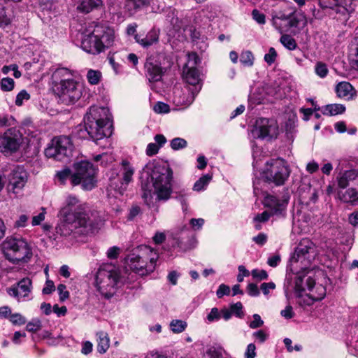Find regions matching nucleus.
<instances>
[{"mask_svg": "<svg viewBox=\"0 0 358 358\" xmlns=\"http://www.w3.org/2000/svg\"><path fill=\"white\" fill-rule=\"evenodd\" d=\"M142 197L145 203L152 204L153 194L157 199L166 201L172 193L173 171L166 164L150 161L143 167L141 176Z\"/></svg>", "mask_w": 358, "mask_h": 358, "instance_id": "obj_1", "label": "nucleus"}, {"mask_svg": "<svg viewBox=\"0 0 358 358\" xmlns=\"http://www.w3.org/2000/svg\"><path fill=\"white\" fill-rule=\"evenodd\" d=\"M52 82L54 92L64 104H73L83 95V85L72 78L71 71L66 68L56 69L52 75Z\"/></svg>", "mask_w": 358, "mask_h": 358, "instance_id": "obj_2", "label": "nucleus"}, {"mask_svg": "<svg viewBox=\"0 0 358 358\" xmlns=\"http://www.w3.org/2000/svg\"><path fill=\"white\" fill-rule=\"evenodd\" d=\"M114 29L103 24H95L86 31L81 41V48L87 53L99 55L110 48L115 42Z\"/></svg>", "mask_w": 358, "mask_h": 358, "instance_id": "obj_3", "label": "nucleus"}, {"mask_svg": "<svg viewBox=\"0 0 358 358\" xmlns=\"http://www.w3.org/2000/svg\"><path fill=\"white\" fill-rule=\"evenodd\" d=\"M84 122L86 131L94 141L101 140L112 134L111 117L108 108L90 107Z\"/></svg>", "mask_w": 358, "mask_h": 358, "instance_id": "obj_4", "label": "nucleus"}, {"mask_svg": "<svg viewBox=\"0 0 358 358\" xmlns=\"http://www.w3.org/2000/svg\"><path fill=\"white\" fill-rule=\"evenodd\" d=\"M1 246L6 259L13 264L27 263L33 255L31 246L22 238L7 237Z\"/></svg>", "mask_w": 358, "mask_h": 358, "instance_id": "obj_5", "label": "nucleus"}, {"mask_svg": "<svg viewBox=\"0 0 358 358\" xmlns=\"http://www.w3.org/2000/svg\"><path fill=\"white\" fill-rule=\"evenodd\" d=\"M316 251L314 243L308 238L302 239L290 258L288 269L293 273L305 275L303 272L315 259Z\"/></svg>", "mask_w": 358, "mask_h": 358, "instance_id": "obj_6", "label": "nucleus"}, {"mask_svg": "<svg viewBox=\"0 0 358 358\" xmlns=\"http://www.w3.org/2000/svg\"><path fill=\"white\" fill-rule=\"evenodd\" d=\"M61 216L67 217L68 220H73L74 217L93 221L96 217L101 218L96 211L87 212V206L81 203L78 198L72 194L66 196L63 207L60 210Z\"/></svg>", "mask_w": 358, "mask_h": 358, "instance_id": "obj_7", "label": "nucleus"}, {"mask_svg": "<svg viewBox=\"0 0 358 358\" xmlns=\"http://www.w3.org/2000/svg\"><path fill=\"white\" fill-rule=\"evenodd\" d=\"M72 185H81L84 190H91L96 185L97 169L88 161H81L73 164Z\"/></svg>", "mask_w": 358, "mask_h": 358, "instance_id": "obj_8", "label": "nucleus"}, {"mask_svg": "<svg viewBox=\"0 0 358 358\" xmlns=\"http://www.w3.org/2000/svg\"><path fill=\"white\" fill-rule=\"evenodd\" d=\"M96 287L106 298L113 296L117 287L122 283L119 273L115 269H99L96 277Z\"/></svg>", "mask_w": 358, "mask_h": 358, "instance_id": "obj_9", "label": "nucleus"}, {"mask_svg": "<svg viewBox=\"0 0 358 358\" xmlns=\"http://www.w3.org/2000/svg\"><path fill=\"white\" fill-rule=\"evenodd\" d=\"M63 220L56 227L57 234L68 236L71 235L73 231L78 228H84L86 232L94 233L97 230L103 223L102 218L96 217L93 221L87 222L85 220H82L74 217L73 220H68L67 217L62 216Z\"/></svg>", "mask_w": 358, "mask_h": 358, "instance_id": "obj_10", "label": "nucleus"}, {"mask_svg": "<svg viewBox=\"0 0 358 358\" xmlns=\"http://www.w3.org/2000/svg\"><path fill=\"white\" fill-rule=\"evenodd\" d=\"M289 170L285 160L280 158L266 162L263 177L266 181L282 185L289 176Z\"/></svg>", "mask_w": 358, "mask_h": 358, "instance_id": "obj_11", "label": "nucleus"}, {"mask_svg": "<svg viewBox=\"0 0 358 358\" xmlns=\"http://www.w3.org/2000/svg\"><path fill=\"white\" fill-rule=\"evenodd\" d=\"M271 16L273 25L281 33L288 31L292 27H298L303 17L297 15L293 8H288V10L285 8L273 10Z\"/></svg>", "mask_w": 358, "mask_h": 358, "instance_id": "obj_12", "label": "nucleus"}, {"mask_svg": "<svg viewBox=\"0 0 358 358\" xmlns=\"http://www.w3.org/2000/svg\"><path fill=\"white\" fill-rule=\"evenodd\" d=\"M72 150V143L70 138L66 136H59L52 138L45 150V155L48 158L62 161L69 156Z\"/></svg>", "mask_w": 358, "mask_h": 358, "instance_id": "obj_13", "label": "nucleus"}, {"mask_svg": "<svg viewBox=\"0 0 358 358\" xmlns=\"http://www.w3.org/2000/svg\"><path fill=\"white\" fill-rule=\"evenodd\" d=\"M23 136L19 130L10 128L0 134V152L3 154L16 152L23 143Z\"/></svg>", "mask_w": 358, "mask_h": 358, "instance_id": "obj_14", "label": "nucleus"}, {"mask_svg": "<svg viewBox=\"0 0 358 358\" xmlns=\"http://www.w3.org/2000/svg\"><path fill=\"white\" fill-rule=\"evenodd\" d=\"M252 132L255 138L268 140L275 138L278 134V125L273 119L261 117L256 120Z\"/></svg>", "mask_w": 358, "mask_h": 358, "instance_id": "obj_15", "label": "nucleus"}, {"mask_svg": "<svg viewBox=\"0 0 358 358\" xmlns=\"http://www.w3.org/2000/svg\"><path fill=\"white\" fill-rule=\"evenodd\" d=\"M289 200V195L287 192L281 196L267 194L263 201L265 207L269 209L272 215H284Z\"/></svg>", "mask_w": 358, "mask_h": 358, "instance_id": "obj_16", "label": "nucleus"}, {"mask_svg": "<svg viewBox=\"0 0 358 358\" xmlns=\"http://www.w3.org/2000/svg\"><path fill=\"white\" fill-rule=\"evenodd\" d=\"M200 90L201 87L199 86L194 88H191V87L185 88L176 87L173 92V102L177 106H189L193 103Z\"/></svg>", "mask_w": 358, "mask_h": 358, "instance_id": "obj_17", "label": "nucleus"}, {"mask_svg": "<svg viewBox=\"0 0 358 358\" xmlns=\"http://www.w3.org/2000/svg\"><path fill=\"white\" fill-rule=\"evenodd\" d=\"M134 258L141 259L145 264H148L147 266L148 271H154L159 255L157 251L151 247L141 245L132 250L131 260L135 259Z\"/></svg>", "mask_w": 358, "mask_h": 358, "instance_id": "obj_18", "label": "nucleus"}, {"mask_svg": "<svg viewBox=\"0 0 358 358\" xmlns=\"http://www.w3.org/2000/svg\"><path fill=\"white\" fill-rule=\"evenodd\" d=\"M121 165L120 177L119 178L120 185L117 184L115 179H111L110 186L122 194L128 185L132 181L135 170L131 164L126 160L122 161Z\"/></svg>", "mask_w": 358, "mask_h": 358, "instance_id": "obj_19", "label": "nucleus"}, {"mask_svg": "<svg viewBox=\"0 0 358 358\" xmlns=\"http://www.w3.org/2000/svg\"><path fill=\"white\" fill-rule=\"evenodd\" d=\"M28 174L23 167H15L8 176V188L13 193H17L25 185Z\"/></svg>", "mask_w": 358, "mask_h": 358, "instance_id": "obj_20", "label": "nucleus"}, {"mask_svg": "<svg viewBox=\"0 0 358 358\" xmlns=\"http://www.w3.org/2000/svg\"><path fill=\"white\" fill-rule=\"evenodd\" d=\"M146 76L150 83L161 80L164 74L161 64L154 57H150L145 63Z\"/></svg>", "mask_w": 358, "mask_h": 358, "instance_id": "obj_21", "label": "nucleus"}, {"mask_svg": "<svg viewBox=\"0 0 358 358\" xmlns=\"http://www.w3.org/2000/svg\"><path fill=\"white\" fill-rule=\"evenodd\" d=\"M305 277L306 275H299L296 276L294 289L296 296L300 299L299 301L300 305L311 306L315 301H317V300L313 299L310 293L306 295L302 294L303 292L306 290L304 285Z\"/></svg>", "mask_w": 358, "mask_h": 358, "instance_id": "obj_22", "label": "nucleus"}, {"mask_svg": "<svg viewBox=\"0 0 358 358\" xmlns=\"http://www.w3.org/2000/svg\"><path fill=\"white\" fill-rule=\"evenodd\" d=\"M304 285L307 287L309 293L311 294V297L317 301L323 299L326 295L327 289L323 283L315 282V280L312 278L310 276L305 277Z\"/></svg>", "mask_w": 358, "mask_h": 358, "instance_id": "obj_23", "label": "nucleus"}, {"mask_svg": "<svg viewBox=\"0 0 358 358\" xmlns=\"http://www.w3.org/2000/svg\"><path fill=\"white\" fill-rule=\"evenodd\" d=\"M31 280L28 278L22 279L15 287L8 289V293L10 296H14L20 300L29 295L31 292Z\"/></svg>", "mask_w": 358, "mask_h": 358, "instance_id": "obj_24", "label": "nucleus"}, {"mask_svg": "<svg viewBox=\"0 0 358 358\" xmlns=\"http://www.w3.org/2000/svg\"><path fill=\"white\" fill-rule=\"evenodd\" d=\"M338 187L345 189L349 185H358V173L355 170H348L340 173L336 178Z\"/></svg>", "mask_w": 358, "mask_h": 358, "instance_id": "obj_25", "label": "nucleus"}, {"mask_svg": "<svg viewBox=\"0 0 358 358\" xmlns=\"http://www.w3.org/2000/svg\"><path fill=\"white\" fill-rule=\"evenodd\" d=\"M159 30L156 29L150 30L144 37L138 34H136L134 36L136 41L144 48H148L157 44L159 41Z\"/></svg>", "mask_w": 358, "mask_h": 358, "instance_id": "obj_26", "label": "nucleus"}, {"mask_svg": "<svg viewBox=\"0 0 358 358\" xmlns=\"http://www.w3.org/2000/svg\"><path fill=\"white\" fill-rule=\"evenodd\" d=\"M201 75L199 71L195 66L184 68L183 78L186 83L191 85V88L199 86L202 87Z\"/></svg>", "mask_w": 358, "mask_h": 358, "instance_id": "obj_27", "label": "nucleus"}, {"mask_svg": "<svg viewBox=\"0 0 358 358\" xmlns=\"http://www.w3.org/2000/svg\"><path fill=\"white\" fill-rule=\"evenodd\" d=\"M336 93L339 98L352 100L356 96V91L352 85L345 81L338 83L336 86Z\"/></svg>", "mask_w": 358, "mask_h": 358, "instance_id": "obj_28", "label": "nucleus"}, {"mask_svg": "<svg viewBox=\"0 0 358 358\" xmlns=\"http://www.w3.org/2000/svg\"><path fill=\"white\" fill-rule=\"evenodd\" d=\"M135 259L131 260V253L127 256L126 262L129 268L136 273L143 276L153 272V271H148L147 269V266H148V264H145L141 259Z\"/></svg>", "mask_w": 358, "mask_h": 358, "instance_id": "obj_29", "label": "nucleus"}, {"mask_svg": "<svg viewBox=\"0 0 358 358\" xmlns=\"http://www.w3.org/2000/svg\"><path fill=\"white\" fill-rule=\"evenodd\" d=\"M357 6V0H339L337 14L343 16V20H348L349 16L355 11Z\"/></svg>", "mask_w": 358, "mask_h": 358, "instance_id": "obj_30", "label": "nucleus"}, {"mask_svg": "<svg viewBox=\"0 0 358 358\" xmlns=\"http://www.w3.org/2000/svg\"><path fill=\"white\" fill-rule=\"evenodd\" d=\"M97 341V351L101 353H105L110 347V338L108 334L103 331H98L96 334Z\"/></svg>", "mask_w": 358, "mask_h": 358, "instance_id": "obj_31", "label": "nucleus"}, {"mask_svg": "<svg viewBox=\"0 0 358 358\" xmlns=\"http://www.w3.org/2000/svg\"><path fill=\"white\" fill-rule=\"evenodd\" d=\"M150 4V0H126L125 9L132 15L138 10Z\"/></svg>", "mask_w": 358, "mask_h": 358, "instance_id": "obj_32", "label": "nucleus"}, {"mask_svg": "<svg viewBox=\"0 0 358 358\" xmlns=\"http://www.w3.org/2000/svg\"><path fill=\"white\" fill-rule=\"evenodd\" d=\"M345 111V106L340 103L328 104L322 109V113L324 115L333 116L342 114Z\"/></svg>", "mask_w": 358, "mask_h": 358, "instance_id": "obj_33", "label": "nucleus"}, {"mask_svg": "<svg viewBox=\"0 0 358 358\" xmlns=\"http://www.w3.org/2000/svg\"><path fill=\"white\" fill-rule=\"evenodd\" d=\"M339 198L344 202L354 203L358 201V184L357 187H352L348 189L344 193H338Z\"/></svg>", "mask_w": 358, "mask_h": 358, "instance_id": "obj_34", "label": "nucleus"}, {"mask_svg": "<svg viewBox=\"0 0 358 358\" xmlns=\"http://www.w3.org/2000/svg\"><path fill=\"white\" fill-rule=\"evenodd\" d=\"M102 4V0H80L78 8L82 12L88 13L93 9L100 8Z\"/></svg>", "mask_w": 358, "mask_h": 358, "instance_id": "obj_35", "label": "nucleus"}, {"mask_svg": "<svg viewBox=\"0 0 358 358\" xmlns=\"http://www.w3.org/2000/svg\"><path fill=\"white\" fill-rule=\"evenodd\" d=\"M349 59L351 64L358 69V37L354 38L350 45Z\"/></svg>", "mask_w": 358, "mask_h": 358, "instance_id": "obj_36", "label": "nucleus"}, {"mask_svg": "<svg viewBox=\"0 0 358 358\" xmlns=\"http://www.w3.org/2000/svg\"><path fill=\"white\" fill-rule=\"evenodd\" d=\"M72 173L69 168H65L56 173L55 178L61 185H65L68 180H71L72 184Z\"/></svg>", "mask_w": 358, "mask_h": 358, "instance_id": "obj_37", "label": "nucleus"}, {"mask_svg": "<svg viewBox=\"0 0 358 358\" xmlns=\"http://www.w3.org/2000/svg\"><path fill=\"white\" fill-rule=\"evenodd\" d=\"M271 215H272L271 214V213L268 212V210H264L262 213L256 215L253 218L255 228L257 230H260L262 229L261 224L266 222Z\"/></svg>", "mask_w": 358, "mask_h": 358, "instance_id": "obj_38", "label": "nucleus"}, {"mask_svg": "<svg viewBox=\"0 0 358 358\" xmlns=\"http://www.w3.org/2000/svg\"><path fill=\"white\" fill-rule=\"evenodd\" d=\"M212 179V175L208 173L201 177L194 185L193 189L200 192L205 189Z\"/></svg>", "mask_w": 358, "mask_h": 358, "instance_id": "obj_39", "label": "nucleus"}, {"mask_svg": "<svg viewBox=\"0 0 358 358\" xmlns=\"http://www.w3.org/2000/svg\"><path fill=\"white\" fill-rule=\"evenodd\" d=\"M187 326V322L180 320H173L170 323V328L175 334L182 332L185 331Z\"/></svg>", "mask_w": 358, "mask_h": 358, "instance_id": "obj_40", "label": "nucleus"}, {"mask_svg": "<svg viewBox=\"0 0 358 358\" xmlns=\"http://www.w3.org/2000/svg\"><path fill=\"white\" fill-rule=\"evenodd\" d=\"M254 59L253 54L250 50L243 51L241 54L240 62L245 66H252Z\"/></svg>", "mask_w": 358, "mask_h": 358, "instance_id": "obj_41", "label": "nucleus"}, {"mask_svg": "<svg viewBox=\"0 0 358 358\" xmlns=\"http://www.w3.org/2000/svg\"><path fill=\"white\" fill-rule=\"evenodd\" d=\"M224 350L221 347L211 346L206 350V355L209 358H224L223 354Z\"/></svg>", "mask_w": 358, "mask_h": 358, "instance_id": "obj_42", "label": "nucleus"}, {"mask_svg": "<svg viewBox=\"0 0 358 358\" xmlns=\"http://www.w3.org/2000/svg\"><path fill=\"white\" fill-rule=\"evenodd\" d=\"M87 79L90 84L97 85L101 78V73L99 71L90 69L87 71Z\"/></svg>", "mask_w": 358, "mask_h": 358, "instance_id": "obj_43", "label": "nucleus"}, {"mask_svg": "<svg viewBox=\"0 0 358 358\" xmlns=\"http://www.w3.org/2000/svg\"><path fill=\"white\" fill-rule=\"evenodd\" d=\"M11 24V19L6 15V8L0 4V28H5Z\"/></svg>", "mask_w": 358, "mask_h": 358, "instance_id": "obj_44", "label": "nucleus"}, {"mask_svg": "<svg viewBox=\"0 0 358 358\" xmlns=\"http://www.w3.org/2000/svg\"><path fill=\"white\" fill-rule=\"evenodd\" d=\"M319 3L322 8H330L337 13L339 0H319Z\"/></svg>", "mask_w": 358, "mask_h": 358, "instance_id": "obj_45", "label": "nucleus"}, {"mask_svg": "<svg viewBox=\"0 0 358 358\" xmlns=\"http://www.w3.org/2000/svg\"><path fill=\"white\" fill-rule=\"evenodd\" d=\"M280 42L287 49L292 50L296 47L295 40L289 35H283L280 38Z\"/></svg>", "mask_w": 358, "mask_h": 358, "instance_id": "obj_46", "label": "nucleus"}, {"mask_svg": "<svg viewBox=\"0 0 358 358\" xmlns=\"http://www.w3.org/2000/svg\"><path fill=\"white\" fill-rule=\"evenodd\" d=\"M187 143L182 138H175L171 141L170 146L173 150H178L186 148Z\"/></svg>", "mask_w": 358, "mask_h": 358, "instance_id": "obj_47", "label": "nucleus"}, {"mask_svg": "<svg viewBox=\"0 0 358 358\" xmlns=\"http://www.w3.org/2000/svg\"><path fill=\"white\" fill-rule=\"evenodd\" d=\"M176 199L180 201L184 211L187 210V197L189 193L185 189H182L176 193Z\"/></svg>", "mask_w": 358, "mask_h": 358, "instance_id": "obj_48", "label": "nucleus"}, {"mask_svg": "<svg viewBox=\"0 0 358 358\" xmlns=\"http://www.w3.org/2000/svg\"><path fill=\"white\" fill-rule=\"evenodd\" d=\"M14 84L13 78H3L0 82L1 89L4 92L11 91L14 88Z\"/></svg>", "mask_w": 358, "mask_h": 358, "instance_id": "obj_49", "label": "nucleus"}, {"mask_svg": "<svg viewBox=\"0 0 358 358\" xmlns=\"http://www.w3.org/2000/svg\"><path fill=\"white\" fill-rule=\"evenodd\" d=\"M187 63L186 64L185 68H189L191 66H195L196 67V65H198L200 62V58L195 52H191L187 55Z\"/></svg>", "mask_w": 358, "mask_h": 358, "instance_id": "obj_50", "label": "nucleus"}, {"mask_svg": "<svg viewBox=\"0 0 358 358\" xmlns=\"http://www.w3.org/2000/svg\"><path fill=\"white\" fill-rule=\"evenodd\" d=\"M329 71L325 64L322 62H317L315 66V73L320 78H324L327 76Z\"/></svg>", "mask_w": 358, "mask_h": 358, "instance_id": "obj_51", "label": "nucleus"}, {"mask_svg": "<svg viewBox=\"0 0 358 358\" xmlns=\"http://www.w3.org/2000/svg\"><path fill=\"white\" fill-rule=\"evenodd\" d=\"M277 57V52L273 48H270L268 52L264 55V61L268 64L271 65L273 64Z\"/></svg>", "mask_w": 358, "mask_h": 358, "instance_id": "obj_52", "label": "nucleus"}, {"mask_svg": "<svg viewBox=\"0 0 358 358\" xmlns=\"http://www.w3.org/2000/svg\"><path fill=\"white\" fill-rule=\"evenodd\" d=\"M41 322L38 319L32 320L31 322H28L27 324L26 329L29 332H36L41 329Z\"/></svg>", "mask_w": 358, "mask_h": 358, "instance_id": "obj_53", "label": "nucleus"}, {"mask_svg": "<svg viewBox=\"0 0 358 358\" xmlns=\"http://www.w3.org/2000/svg\"><path fill=\"white\" fill-rule=\"evenodd\" d=\"M9 320L15 325H22L26 323L25 318L20 313L11 314L9 317Z\"/></svg>", "mask_w": 358, "mask_h": 358, "instance_id": "obj_54", "label": "nucleus"}, {"mask_svg": "<svg viewBox=\"0 0 358 358\" xmlns=\"http://www.w3.org/2000/svg\"><path fill=\"white\" fill-rule=\"evenodd\" d=\"M253 320L249 323V327L251 329H257L264 325V321L262 320L259 314H254L252 315Z\"/></svg>", "mask_w": 358, "mask_h": 358, "instance_id": "obj_55", "label": "nucleus"}, {"mask_svg": "<svg viewBox=\"0 0 358 358\" xmlns=\"http://www.w3.org/2000/svg\"><path fill=\"white\" fill-rule=\"evenodd\" d=\"M157 113H168L170 111V107L168 104L163 102H157L153 108Z\"/></svg>", "mask_w": 358, "mask_h": 358, "instance_id": "obj_56", "label": "nucleus"}, {"mask_svg": "<svg viewBox=\"0 0 358 358\" xmlns=\"http://www.w3.org/2000/svg\"><path fill=\"white\" fill-rule=\"evenodd\" d=\"M242 309L243 305L241 302H237L231 305L230 306V310L231 311L232 314L240 318L243 316Z\"/></svg>", "mask_w": 358, "mask_h": 358, "instance_id": "obj_57", "label": "nucleus"}, {"mask_svg": "<svg viewBox=\"0 0 358 358\" xmlns=\"http://www.w3.org/2000/svg\"><path fill=\"white\" fill-rule=\"evenodd\" d=\"M29 216L27 215H20L14 223V228H22L27 226L29 220Z\"/></svg>", "mask_w": 358, "mask_h": 358, "instance_id": "obj_58", "label": "nucleus"}, {"mask_svg": "<svg viewBox=\"0 0 358 358\" xmlns=\"http://www.w3.org/2000/svg\"><path fill=\"white\" fill-rule=\"evenodd\" d=\"M251 275L253 278L258 280H266L268 278V274L264 270L253 269Z\"/></svg>", "mask_w": 358, "mask_h": 358, "instance_id": "obj_59", "label": "nucleus"}, {"mask_svg": "<svg viewBox=\"0 0 358 358\" xmlns=\"http://www.w3.org/2000/svg\"><path fill=\"white\" fill-rule=\"evenodd\" d=\"M221 317V313L217 308H213L210 312L207 315V320L210 322L217 321Z\"/></svg>", "mask_w": 358, "mask_h": 358, "instance_id": "obj_60", "label": "nucleus"}, {"mask_svg": "<svg viewBox=\"0 0 358 358\" xmlns=\"http://www.w3.org/2000/svg\"><path fill=\"white\" fill-rule=\"evenodd\" d=\"M30 98V95L27 93L26 90H22L18 93L15 99V104L18 106H20L23 104L24 100H29Z\"/></svg>", "mask_w": 358, "mask_h": 358, "instance_id": "obj_61", "label": "nucleus"}, {"mask_svg": "<svg viewBox=\"0 0 358 358\" xmlns=\"http://www.w3.org/2000/svg\"><path fill=\"white\" fill-rule=\"evenodd\" d=\"M57 291L59 295V299L62 301H65L69 297V292L66 290V285L60 284L57 286Z\"/></svg>", "mask_w": 358, "mask_h": 358, "instance_id": "obj_62", "label": "nucleus"}, {"mask_svg": "<svg viewBox=\"0 0 358 358\" xmlns=\"http://www.w3.org/2000/svg\"><path fill=\"white\" fill-rule=\"evenodd\" d=\"M252 336L259 343H264L268 338V335L264 330H259L252 334Z\"/></svg>", "mask_w": 358, "mask_h": 358, "instance_id": "obj_63", "label": "nucleus"}, {"mask_svg": "<svg viewBox=\"0 0 358 358\" xmlns=\"http://www.w3.org/2000/svg\"><path fill=\"white\" fill-rule=\"evenodd\" d=\"M256 355V347L255 344H248L245 352V358H255Z\"/></svg>", "mask_w": 358, "mask_h": 358, "instance_id": "obj_64", "label": "nucleus"}]
</instances>
